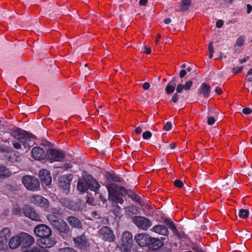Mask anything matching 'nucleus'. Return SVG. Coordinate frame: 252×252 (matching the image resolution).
<instances>
[{"mask_svg": "<svg viewBox=\"0 0 252 252\" xmlns=\"http://www.w3.org/2000/svg\"><path fill=\"white\" fill-rule=\"evenodd\" d=\"M127 195L133 201L136 202L140 204L141 199L139 195L136 194L134 192H133L132 190H128V193H127Z\"/></svg>", "mask_w": 252, "mask_h": 252, "instance_id": "obj_31", "label": "nucleus"}, {"mask_svg": "<svg viewBox=\"0 0 252 252\" xmlns=\"http://www.w3.org/2000/svg\"><path fill=\"white\" fill-rule=\"evenodd\" d=\"M54 228L62 238L66 239L69 237L70 233L69 226L63 220Z\"/></svg>", "mask_w": 252, "mask_h": 252, "instance_id": "obj_5", "label": "nucleus"}, {"mask_svg": "<svg viewBox=\"0 0 252 252\" xmlns=\"http://www.w3.org/2000/svg\"><path fill=\"white\" fill-rule=\"evenodd\" d=\"M184 89L183 85L182 84H178L176 88V93H181L183 90Z\"/></svg>", "mask_w": 252, "mask_h": 252, "instance_id": "obj_50", "label": "nucleus"}, {"mask_svg": "<svg viewBox=\"0 0 252 252\" xmlns=\"http://www.w3.org/2000/svg\"><path fill=\"white\" fill-rule=\"evenodd\" d=\"M56 243L54 238L50 236L41 238L39 242V245L42 248H50L54 246Z\"/></svg>", "mask_w": 252, "mask_h": 252, "instance_id": "obj_16", "label": "nucleus"}, {"mask_svg": "<svg viewBox=\"0 0 252 252\" xmlns=\"http://www.w3.org/2000/svg\"><path fill=\"white\" fill-rule=\"evenodd\" d=\"M11 172L8 168L5 166H0V178H4L9 177Z\"/></svg>", "mask_w": 252, "mask_h": 252, "instance_id": "obj_30", "label": "nucleus"}, {"mask_svg": "<svg viewBox=\"0 0 252 252\" xmlns=\"http://www.w3.org/2000/svg\"><path fill=\"white\" fill-rule=\"evenodd\" d=\"M208 48L209 52H214V50L213 47V42L212 41L210 42L208 45Z\"/></svg>", "mask_w": 252, "mask_h": 252, "instance_id": "obj_62", "label": "nucleus"}, {"mask_svg": "<svg viewBox=\"0 0 252 252\" xmlns=\"http://www.w3.org/2000/svg\"><path fill=\"white\" fill-rule=\"evenodd\" d=\"M19 237L21 241V246L23 248H27L32 245L34 242V239L33 237L29 234L28 233L22 232L19 234Z\"/></svg>", "mask_w": 252, "mask_h": 252, "instance_id": "obj_13", "label": "nucleus"}, {"mask_svg": "<svg viewBox=\"0 0 252 252\" xmlns=\"http://www.w3.org/2000/svg\"><path fill=\"white\" fill-rule=\"evenodd\" d=\"M58 252H77L74 249L69 247L61 248L59 250Z\"/></svg>", "mask_w": 252, "mask_h": 252, "instance_id": "obj_39", "label": "nucleus"}, {"mask_svg": "<svg viewBox=\"0 0 252 252\" xmlns=\"http://www.w3.org/2000/svg\"><path fill=\"white\" fill-rule=\"evenodd\" d=\"M158 163V168L159 169L160 168H164L168 164L165 162L163 159H159L157 160Z\"/></svg>", "mask_w": 252, "mask_h": 252, "instance_id": "obj_36", "label": "nucleus"}, {"mask_svg": "<svg viewBox=\"0 0 252 252\" xmlns=\"http://www.w3.org/2000/svg\"><path fill=\"white\" fill-rule=\"evenodd\" d=\"M131 247L128 246H121V252H131Z\"/></svg>", "mask_w": 252, "mask_h": 252, "instance_id": "obj_52", "label": "nucleus"}, {"mask_svg": "<svg viewBox=\"0 0 252 252\" xmlns=\"http://www.w3.org/2000/svg\"><path fill=\"white\" fill-rule=\"evenodd\" d=\"M100 220V222L101 224H107L108 223L109 220L106 218H100L99 219Z\"/></svg>", "mask_w": 252, "mask_h": 252, "instance_id": "obj_55", "label": "nucleus"}, {"mask_svg": "<svg viewBox=\"0 0 252 252\" xmlns=\"http://www.w3.org/2000/svg\"><path fill=\"white\" fill-rule=\"evenodd\" d=\"M152 230L157 233L164 236H166L168 234V230L167 227L163 225H157L154 226Z\"/></svg>", "mask_w": 252, "mask_h": 252, "instance_id": "obj_25", "label": "nucleus"}, {"mask_svg": "<svg viewBox=\"0 0 252 252\" xmlns=\"http://www.w3.org/2000/svg\"><path fill=\"white\" fill-rule=\"evenodd\" d=\"M180 97V95L178 94L177 93H175L173 94V95L172 97L171 101L173 102L174 103H176Z\"/></svg>", "mask_w": 252, "mask_h": 252, "instance_id": "obj_51", "label": "nucleus"}, {"mask_svg": "<svg viewBox=\"0 0 252 252\" xmlns=\"http://www.w3.org/2000/svg\"><path fill=\"white\" fill-rule=\"evenodd\" d=\"M21 143L19 141H13L12 142V144L13 147L16 149H20L21 148Z\"/></svg>", "mask_w": 252, "mask_h": 252, "instance_id": "obj_49", "label": "nucleus"}, {"mask_svg": "<svg viewBox=\"0 0 252 252\" xmlns=\"http://www.w3.org/2000/svg\"><path fill=\"white\" fill-rule=\"evenodd\" d=\"M150 85L148 82H145L143 84V88L145 90H147L149 89Z\"/></svg>", "mask_w": 252, "mask_h": 252, "instance_id": "obj_63", "label": "nucleus"}, {"mask_svg": "<svg viewBox=\"0 0 252 252\" xmlns=\"http://www.w3.org/2000/svg\"><path fill=\"white\" fill-rule=\"evenodd\" d=\"M192 85V82L191 81L189 80V81L187 82L186 83V84L184 85H183L184 90H185L186 91L189 90L190 89Z\"/></svg>", "mask_w": 252, "mask_h": 252, "instance_id": "obj_46", "label": "nucleus"}, {"mask_svg": "<svg viewBox=\"0 0 252 252\" xmlns=\"http://www.w3.org/2000/svg\"><path fill=\"white\" fill-rule=\"evenodd\" d=\"M52 213L54 215H61L62 214V210L60 208H53Z\"/></svg>", "mask_w": 252, "mask_h": 252, "instance_id": "obj_44", "label": "nucleus"}, {"mask_svg": "<svg viewBox=\"0 0 252 252\" xmlns=\"http://www.w3.org/2000/svg\"><path fill=\"white\" fill-rule=\"evenodd\" d=\"M242 112L244 114L248 115L251 114L252 112V110L251 108L246 107L243 109Z\"/></svg>", "mask_w": 252, "mask_h": 252, "instance_id": "obj_57", "label": "nucleus"}, {"mask_svg": "<svg viewBox=\"0 0 252 252\" xmlns=\"http://www.w3.org/2000/svg\"><path fill=\"white\" fill-rule=\"evenodd\" d=\"M191 3L190 0H182V5L184 6H189Z\"/></svg>", "mask_w": 252, "mask_h": 252, "instance_id": "obj_60", "label": "nucleus"}, {"mask_svg": "<svg viewBox=\"0 0 252 252\" xmlns=\"http://www.w3.org/2000/svg\"><path fill=\"white\" fill-rule=\"evenodd\" d=\"M34 233L36 236L41 238L51 236L52 233L51 228L44 224L36 225L34 228Z\"/></svg>", "mask_w": 252, "mask_h": 252, "instance_id": "obj_7", "label": "nucleus"}, {"mask_svg": "<svg viewBox=\"0 0 252 252\" xmlns=\"http://www.w3.org/2000/svg\"><path fill=\"white\" fill-rule=\"evenodd\" d=\"M38 176L43 187L48 186L52 183V178L50 172L44 169L39 171Z\"/></svg>", "mask_w": 252, "mask_h": 252, "instance_id": "obj_11", "label": "nucleus"}, {"mask_svg": "<svg viewBox=\"0 0 252 252\" xmlns=\"http://www.w3.org/2000/svg\"><path fill=\"white\" fill-rule=\"evenodd\" d=\"M40 249L37 247L30 248V247L26 248V249L23 250V252H40Z\"/></svg>", "mask_w": 252, "mask_h": 252, "instance_id": "obj_38", "label": "nucleus"}, {"mask_svg": "<svg viewBox=\"0 0 252 252\" xmlns=\"http://www.w3.org/2000/svg\"><path fill=\"white\" fill-rule=\"evenodd\" d=\"M24 213L27 217L35 221H40V218L39 215L35 210L29 206H26L24 209Z\"/></svg>", "mask_w": 252, "mask_h": 252, "instance_id": "obj_17", "label": "nucleus"}, {"mask_svg": "<svg viewBox=\"0 0 252 252\" xmlns=\"http://www.w3.org/2000/svg\"><path fill=\"white\" fill-rule=\"evenodd\" d=\"M187 74V72L185 70H182L180 71L179 73V76L180 78H183Z\"/></svg>", "mask_w": 252, "mask_h": 252, "instance_id": "obj_64", "label": "nucleus"}, {"mask_svg": "<svg viewBox=\"0 0 252 252\" xmlns=\"http://www.w3.org/2000/svg\"><path fill=\"white\" fill-rule=\"evenodd\" d=\"M47 153L48 159L50 162L54 161H62L64 158L65 155L62 150L56 149H50Z\"/></svg>", "mask_w": 252, "mask_h": 252, "instance_id": "obj_8", "label": "nucleus"}, {"mask_svg": "<svg viewBox=\"0 0 252 252\" xmlns=\"http://www.w3.org/2000/svg\"><path fill=\"white\" fill-rule=\"evenodd\" d=\"M223 25V22L221 20H218L216 22V27L218 28H220Z\"/></svg>", "mask_w": 252, "mask_h": 252, "instance_id": "obj_59", "label": "nucleus"}, {"mask_svg": "<svg viewBox=\"0 0 252 252\" xmlns=\"http://www.w3.org/2000/svg\"><path fill=\"white\" fill-rule=\"evenodd\" d=\"M66 220L69 224L73 228L78 229H82L83 228L82 221L75 216H68L66 219Z\"/></svg>", "mask_w": 252, "mask_h": 252, "instance_id": "obj_20", "label": "nucleus"}, {"mask_svg": "<svg viewBox=\"0 0 252 252\" xmlns=\"http://www.w3.org/2000/svg\"><path fill=\"white\" fill-rule=\"evenodd\" d=\"M72 178L73 176L71 174L61 176L59 178V186L64 190H68L70 189Z\"/></svg>", "mask_w": 252, "mask_h": 252, "instance_id": "obj_12", "label": "nucleus"}, {"mask_svg": "<svg viewBox=\"0 0 252 252\" xmlns=\"http://www.w3.org/2000/svg\"><path fill=\"white\" fill-rule=\"evenodd\" d=\"M164 245L163 240H160L156 238H150V242L148 245V247L150 250H157Z\"/></svg>", "mask_w": 252, "mask_h": 252, "instance_id": "obj_21", "label": "nucleus"}, {"mask_svg": "<svg viewBox=\"0 0 252 252\" xmlns=\"http://www.w3.org/2000/svg\"><path fill=\"white\" fill-rule=\"evenodd\" d=\"M155 252H171V251L169 249L164 247L161 249H158V250L155 251Z\"/></svg>", "mask_w": 252, "mask_h": 252, "instance_id": "obj_54", "label": "nucleus"}, {"mask_svg": "<svg viewBox=\"0 0 252 252\" xmlns=\"http://www.w3.org/2000/svg\"><path fill=\"white\" fill-rule=\"evenodd\" d=\"M111 200L116 202V203H123L124 200L121 196H119V194H118L117 196H115L114 197H113L112 199H111Z\"/></svg>", "mask_w": 252, "mask_h": 252, "instance_id": "obj_40", "label": "nucleus"}, {"mask_svg": "<svg viewBox=\"0 0 252 252\" xmlns=\"http://www.w3.org/2000/svg\"><path fill=\"white\" fill-rule=\"evenodd\" d=\"M46 219L48 220L50 225L53 227L57 226V225L62 221V220L58 218L55 215L52 214H49L46 216Z\"/></svg>", "mask_w": 252, "mask_h": 252, "instance_id": "obj_26", "label": "nucleus"}, {"mask_svg": "<svg viewBox=\"0 0 252 252\" xmlns=\"http://www.w3.org/2000/svg\"><path fill=\"white\" fill-rule=\"evenodd\" d=\"M244 42V38L242 36H239L235 43V45L242 46Z\"/></svg>", "mask_w": 252, "mask_h": 252, "instance_id": "obj_43", "label": "nucleus"}, {"mask_svg": "<svg viewBox=\"0 0 252 252\" xmlns=\"http://www.w3.org/2000/svg\"><path fill=\"white\" fill-rule=\"evenodd\" d=\"M176 77L173 78L167 85L165 92L167 94H171L174 92L176 85Z\"/></svg>", "mask_w": 252, "mask_h": 252, "instance_id": "obj_28", "label": "nucleus"}, {"mask_svg": "<svg viewBox=\"0 0 252 252\" xmlns=\"http://www.w3.org/2000/svg\"><path fill=\"white\" fill-rule=\"evenodd\" d=\"M249 211L247 209H241L238 212V216L243 219L247 218L249 216Z\"/></svg>", "mask_w": 252, "mask_h": 252, "instance_id": "obj_34", "label": "nucleus"}, {"mask_svg": "<svg viewBox=\"0 0 252 252\" xmlns=\"http://www.w3.org/2000/svg\"><path fill=\"white\" fill-rule=\"evenodd\" d=\"M60 203L63 206L74 212L80 211L83 209L82 205L80 201H74L66 197H62L60 199Z\"/></svg>", "mask_w": 252, "mask_h": 252, "instance_id": "obj_4", "label": "nucleus"}, {"mask_svg": "<svg viewBox=\"0 0 252 252\" xmlns=\"http://www.w3.org/2000/svg\"><path fill=\"white\" fill-rule=\"evenodd\" d=\"M100 187L99 184L89 174L83 175V178L79 179L77 184V189L81 193L85 192L89 189L96 193H98Z\"/></svg>", "mask_w": 252, "mask_h": 252, "instance_id": "obj_1", "label": "nucleus"}, {"mask_svg": "<svg viewBox=\"0 0 252 252\" xmlns=\"http://www.w3.org/2000/svg\"><path fill=\"white\" fill-rule=\"evenodd\" d=\"M241 235L242 237H243L245 239H249L251 237V235L250 234L249 232L247 230H245V231L242 232V233H241Z\"/></svg>", "mask_w": 252, "mask_h": 252, "instance_id": "obj_45", "label": "nucleus"}, {"mask_svg": "<svg viewBox=\"0 0 252 252\" xmlns=\"http://www.w3.org/2000/svg\"><path fill=\"white\" fill-rule=\"evenodd\" d=\"M243 69V66H241L239 67H235L232 69V72L234 74H236L238 72H241Z\"/></svg>", "mask_w": 252, "mask_h": 252, "instance_id": "obj_48", "label": "nucleus"}, {"mask_svg": "<svg viewBox=\"0 0 252 252\" xmlns=\"http://www.w3.org/2000/svg\"><path fill=\"white\" fill-rule=\"evenodd\" d=\"M109 178L115 182H120L122 181V179L115 174H109Z\"/></svg>", "mask_w": 252, "mask_h": 252, "instance_id": "obj_35", "label": "nucleus"}, {"mask_svg": "<svg viewBox=\"0 0 252 252\" xmlns=\"http://www.w3.org/2000/svg\"><path fill=\"white\" fill-rule=\"evenodd\" d=\"M31 201L43 208H47L49 207L48 200L40 195L32 196L31 197Z\"/></svg>", "mask_w": 252, "mask_h": 252, "instance_id": "obj_14", "label": "nucleus"}, {"mask_svg": "<svg viewBox=\"0 0 252 252\" xmlns=\"http://www.w3.org/2000/svg\"><path fill=\"white\" fill-rule=\"evenodd\" d=\"M83 74L86 76H88L90 74V69L88 68H82V69Z\"/></svg>", "mask_w": 252, "mask_h": 252, "instance_id": "obj_61", "label": "nucleus"}, {"mask_svg": "<svg viewBox=\"0 0 252 252\" xmlns=\"http://www.w3.org/2000/svg\"><path fill=\"white\" fill-rule=\"evenodd\" d=\"M127 210L132 214H137L139 213V208L133 206L128 207Z\"/></svg>", "mask_w": 252, "mask_h": 252, "instance_id": "obj_37", "label": "nucleus"}, {"mask_svg": "<svg viewBox=\"0 0 252 252\" xmlns=\"http://www.w3.org/2000/svg\"><path fill=\"white\" fill-rule=\"evenodd\" d=\"M118 189L119 186L115 183L111 184L107 187L109 200H111L118 194Z\"/></svg>", "mask_w": 252, "mask_h": 252, "instance_id": "obj_22", "label": "nucleus"}, {"mask_svg": "<svg viewBox=\"0 0 252 252\" xmlns=\"http://www.w3.org/2000/svg\"><path fill=\"white\" fill-rule=\"evenodd\" d=\"M222 186L223 188H226L227 186L229 187V189L231 188H234L236 187L235 180L232 178L229 179L228 182H224L222 183Z\"/></svg>", "mask_w": 252, "mask_h": 252, "instance_id": "obj_33", "label": "nucleus"}, {"mask_svg": "<svg viewBox=\"0 0 252 252\" xmlns=\"http://www.w3.org/2000/svg\"><path fill=\"white\" fill-rule=\"evenodd\" d=\"M132 242L133 239L132 234L129 231H125L122 236V246H128V247H131Z\"/></svg>", "mask_w": 252, "mask_h": 252, "instance_id": "obj_19", "label": "nucleus"}, {"mask_svg": "<svg viewBox=\"0 0 252 252\" xmlns=\"http://www.w3.org/2000/svg\"><path fill=\"white\" fill-rule=\"evenodd\" d=\"M10 130L11 135L21 143L25 148L29 149L32 146L31 139H35V135L18 127L11 128Z\"/></svg>", "mask_w": 252, "mask_h": 252, "instance_id": "obj_2", "label": "nucleus"}, {"mask_svg": "<svg viewBox=\"0 0 252 252\" xmlns=\"http://www.w3.org/2000/svg\"><path fill=\"white\" fill-rule=\"evenodd\" d=\"M215 119L213 117H209L207 119V124L209 125H212L215 122Z\"/></svg>", "mask_w": 252, "mask_h": 252, "instance_id": "obj_53", "label": "nucleus"}, {"mask_svg": "<svg viewBox=\"0 0 252 252\" xmlns=\"http://www.w3.org/2000/svg\"><path fill=\"white\" fill-rule=\"evenodd\" d=\"M74 245L80 249H86L90 246V242L85 233L73 238Z\"/></svg>", "mask_w": 252, "mask_h": 252, "instance_id": "obj_10", "label": "nucleus"}, {"mask_svg": "<svg viewBox=\"0 0 252 252\" xmlns=\"http://www.w3.org/2000/svg\"><path fill=\"white\" fill-rule=\"evenodd\" d=\"M22 182L25 188L31 191H37L40 189V184L38 180L34 176L30 175L24 176Z\"/></svg>", "mask_w": 252, "mask_h": 252, "instance_id": "obj_3", "label": "nucleus"}, {"mask_svg": "<svg viewBox=\"0 0 252 252\" xmlns=\"http://www.w3.org/2000/svg\"><path fill=\"white\" fill-rule=\"evenodd\" d=\"M91 216L94 219H99L100 218L99 215L97 211H93L91 214Z\"/></svg>", "mask_w": 252, "mask_h": 252, "instance_id": "obj_58", "label": "nucleus"}, {"mask_svg": "<svg viewBox=\"0 0 252 252\" xmlns=\"http://www.w3.org/2000/svg\"><path fill=\"white\" fill-rule=\"evenodd\" d=\"M172 128V124L170 122H168L166 123L164 127V129L166 131H168L170 130Z\"/></svg>", "mask_w": 252, "mask_h": 252, "instance_id": "obj_56", "label": "nucleus"}, {"mask_svg": "<svg viewBox=\"0 0 252 252\" xmlns=\"http://www.w3.org/2000/svg\"><path fill=\"white\" fill-rule=\"evenodd\" d=\"M132 219L133 223L137 227L143 230H147L152 225L151 221L144 217L135 216Z\"/></svg>", "mask_w": 252, "mask_h": 252, "instance_id": "obj_9", "label": "nucleus"}, {"mask_svg": "<svg viewBox=\"0 0 252 252\" xmlns=\"http://www.w3.org/2000/svg\"><path fill=\"white\" fill-rule=\"evenodd\" d=\"M118 191L122 195H127L128 190H126L124 187L122 186H119Z\"/></svg>", "mask_w": 252, "mask_h": 252, "instance_id": "obj_41", "label": "nucleus"}, {"mask_svg": "<svg viewBox=\"0 0 252 252\" xmlns=\"http://www.w3.org/2000/svg\"><path fill=\"white\" fill-rule=\"evenodd\" d=\"M152 133L149 131H146L142 134V137L144 139L147 140L151 138Z\"/></svg>", "mask_w": 252, "mask_h": 252, "instance_id": "obj_42", "label": "nucleus"}, {"mask_svg": "<svg viewBox=\"0 0 252 252\" xmlns=\"http://www.w3.org/2000/svg\"><path fill=\"white\" fill-rule=\"evenodd\" d=\"M151 237L145 234H138L134 238L136 242L142 247L148 246Z\"/></svg>", "mask_w": 252, "mask_h": 252, "instance_id": "obj_15", "label": "nucleus"}, {"mask_svg": "<svg viewBox=\"0 0 252 252\" xmlns=\"http://www.w3.org/2000/svg\"><path fill=\"white\" fill-rule=\"evenodd\" d=\"M21 244L19 234L12 237L9 242V247L12 249H15L21 246Z\"/></svg>", "mask_w": 252, "mask_h": 252, "instance_id": "obj_27", "label": "nucleus"}, {"mask_svg": "<svg viewBox=\"0 0 252 252\" xmlns=\"http://www.w3.org/2000/svg\"><path fill=\"white\" fill-rule=\"evenodd\" d=\"M163 221L165 224L173 231V233H178V230L176 229L173 221L167 219H164Z\"/></svg>", "mask_w": 252, "mask_h": 252, "instance_id": "obj_32", "label": "nucleus"}, {"mask_svg": "<svg viewBox=\"0 0 252 252\" xmlns=\"http://www.w3.org/2000/svg\"><path fill=\"white\" fill-rule=\"evenodd\" d=\"M98 234V237L104 241L113 242L115 239L114 234L112 229L108 226L102 227L99 230Z\"/></svg>", "mask_w": 252, "mask_h": 252, "instance_id": "obj_6", "label": "nucleus"}, {"mask_svg": "<svg viewBox=\"0 0 252 252\" xmlns=\"http://www.w3.org/2000/svg\"><path fill=\"white\" fill-rule=\"evenodd\" d=\"M32 156L36 160H41L45 158L46 154L42 148L39 147H35L32 149Z\"/></svg>", "mask_w": 252, "mask_h": 252, "instance_id": "obj_18", "label": "nucleus"}, {"mask_svg": "<svg viewBox=\"0 0 252 252\" xmlns=\"http://www.w3.org/2000/svg\"><path fill=\"white\" fill-rule=\"evenodd\" d=\"M7 160L13 163H19L22 160V157L21 155H17L16 153L13 154L8 157Z\"/></svg>", "mask_w": 252, "mask_h": 252, "instance_id": "obj_29", "label": "nucleus"}, {"mask_svg": "<svg viewBox=\"0 0 252 252\" xmlns=\"http://www.w3.org/2000/svg\"><path fill=\"white\" fill-rule=\"evenodd\" d=\"M200 94H202L204 97H208L211 92V87L207 83H203L198 89Z\"/></svg>", "mask_w": 252, "mask_h": 252, "instance_id": "obj_24", "label": "nucleus"}, {"mask_svg": "<svg viewBox=\"0 0 252 252\" xmlns=\"http://www.w3.org/2000/svg\"><path fill=\"white\" fill-rule=\"evenodd\" d=\"M174 184L176 187L179 188H181L184 186L183 183L181 180L178 179L175 180L174 181Z\"/></svg>", "mask_w": 252, "mask_h": 252, "instance_id": "obj_47", "label": "nucleus"}, {"mask_svg": "<svg viewBox=\"0 0 252 252\" xmlns=\"http://www.w3.org/2000/svg\"><path fill=\"white\" fill-rule=\"evenodd\" d=\"M10 235L11 231L9 228H3L0 231V243L2 244H6Z\"/></svg>", "mask_w": 252, "mask_h": 252, "instance_id": "obj_23", "label": "nucleus"}]
</instances>
